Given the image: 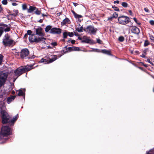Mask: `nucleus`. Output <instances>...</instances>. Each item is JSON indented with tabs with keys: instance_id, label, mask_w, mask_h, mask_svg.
I'll return each mask as SVG.
<instances>
[{
	"instance_id": "0e129e2a",
	"label": "nucleus",
	"mask_w": 154,
	"mask_h": 154,
	"mask_svg": "<svg viewBox=\"0 0 154 154\" xmlns=\"http://www.w3.org/2000/svg\"><path fill=\"white\" fill-rule=\"evenodd\" d=\"M147 61L149 63V62H150V59H147Z\"/></svg>"
},
{
	"instance_id": "de8ad7c7",
	"label": "nucleus",
	"mask_w": 154,
	"mask_h": 154,
	"mask_svg": "<svg viewBox=\"0 0 154 154\" xmlns=\"http://www.w3.org/2000/svg\"><path fill=\"white\" fill-rule=\"evenodd\" d=\"M146 154H153V153L152 152V151H150L148 152Z\"/></svg>"
},
{
	"instance_id": "5fc2aeb1",
	"label": "nucleus",
	"mask_w": 154,
	"mask_h": 154,
	"mask_svg": "<svg viewBox=\"0 0 154 154\" xmlns=\"http://www.w3.org/2000/svg\"><path fill=\"white\" fill-rule=\"evenodd\" d=\"M1 6V5H0V12H1L2 10V8Z\"/></svg>"
},
{
	"instance_id": "72a5a7b5",
	"label": "nucleus",
	"mask_w": 154,
	"mask_h": 154,
	"mask_svg": "<svg viewBox=\"0 0 154 154\" xmlns=\"http://www.w3.org/2000/svg\"><path fill=\"white\" fill-rule=\"evenodd\" d=\"M68 35L70 37H72L73 36L74 34L72 32H68Z\"/></svg>"
},
{
	"instance_id": "338daca9",
	"label": "nucleus",
	"mask_w": 154,
	"mask_h": 154,
	"mask_svg": "<svg viewBox=\"0 0 154 154\" xmlns=\"http://www.w3.org/2000/svg\"><path fill=\"white\" fill-rule=\"evenodd\" d=\"M149 63H150L151 64H152V65H153V63L152 62H151V61H150V62Z\"/></svg>"
},
{
	"instance_id": "a18cd8bd",
	"label": "nucleus",
	"mask_w": 154,
	"mask_h": 154,
	"mask_svg": "<svg viewBox=\"0 0 154 154\" xmlns=\"http://www.w3.org/2000/svg\"><path fill=\"white\" fill-rule=\"evenodd\" d=\"M14 12H15L14 14H16V16L17 15V14L18 13V11L17 10H14Z\"/></svg>"
},
{
	"instance_id": "f8f14e48",
	"label": "nucleus",
	"mask_w": 154,
	"mask_h": 154,
	"mask_svg": "<svg viewBox=\"0 0 154 154\" xmlns=\"http://www.w3.org/2000/svg\"><path fill=\"white\" fill-rule=\"evenodd\" d=\"M93 51L97 52H101L105 54L108 55L110 54V52L107 50H102L100 51L97 49H93Z\"/></svg>"
},
{
	"instance_id": "37998d69",
	"label": "nucleus",
	"mask_w": 154,
	"mask_h": 154,
	"mask_svg": "<svg viewBox=\"0 0 154 154\" xmlns=\"http://www.w3.org/2000/svg\"><path fill=\"white\" fill-rule=\"evenodd\" d=\"M22 8L24 10H25L26 8V5H22Z\"/></svg>"
},
{
	"instance_id": "79ce46f5",
	"label": "nucleus",
	"mask_w": 154,
	"mask_h": 154,
	"mask_svg": "<svg viewBox=\"0 0 154 154\" xmlns=\"http://www.w3.org/2000/svg\"><path fill=\"white\" fill-rule=\"evenodd\" d=\"M32 31L30 30H28L27 31V34L28 35H30L32 33Z\"/></svg>"
},
{
	"instance_id": "473e14b6",
	"label": "nucleus",
	"mask_w": 154,
	"mask_h": 154,
	"mask_svg": "<svg viewBox=\"0 0 154 154\" xmlns=\"http://www.w3.org/2000/svg\"><path fill=\"white\" fill-rule=\"evenodd\" d=\"M3 28L2 27H0V37L2 36L3 33Z\"/></svg>"
},
{
	"instance_id": "423d86ee",
	"label": "nucleus",
	"mask_w": 154,
	"mask_h": 154,
	"mask_svg": "<svg viewBox=\"0 0 154 154\" xmlns=\"http://www.w3.org/2000/svg\"><path fill=\"white\" fill-rule=\"evenodd\" d=\"M1 113L2 123L4 124L8 123V115L7 113L5 110H1Z\"/></svg>"
},
{
	"instance_id": "412c9836",
	"label": "nucleus",
	"mask_w": 154,
	"mask_h": 154,
	"mask_svg": "<svg viewBox=\"0 0 154 154\" xmlns=\"http://www.w3.org/2000/svg\"><path fill=\"white\" fill-rule=\"evenodd\" d=\"M83 27L82 26H80V25H79V26L76 28V30L78 32H82L83 31Z\"/></svg>"
},
{
	"instance_id": "9d476101",
	"label": "nucleus",
	"mask_w": 154,
	"mask_h": 154,
	"mask_svg": "<svg viewBox=\"0 0 154 154\" xmlns=\"http://www.w3.org/2000/svg\"><path fill=\"white\" fill-rule=\"evenodd\" d=\"M35 29L36 35L42 36L45 35V34L42 32V29L41 27L39 26Z\"/></svg>"
},
{
	"instance_id": "9b49d317",
	"label": "nucleus",
	"mask_w": 154,
	"mask_h": 154,
	"mask_svg": "<svg viewBox=\"0 0 154 154\" xmlns=\"http://www.w3.org/2000/svg\"><path fill=\"white\" fill-rule=\"evenodd\" d=\"M61 32V29L59 28H54L51 29L50 33L52 34H59Z\"/></svg>"
},
{
	"instance_id": "2eb2a0df",
	"label": "nucleus",
	"mask_w": 154,
	"mask_h": 154,
	"mask_svg": "<svg viewBox=\"0 0 154 154\" xmlns=\"http://www.w3.org/2000/svg\"><path fill=\"white\" fill-rule=\"evenodd\" d=\"M82 42H86L87 43H91V39L86 36H84L83 37V40L82 41Z\"/></svg>"
},
{
	"instance_id": "20e7f679",
	"label": "nucleus",
	"mask_w": 154,
	"mask_h": 154,
	"mask_svg": "<svg viewBox=\"0 0 154 154\" xmlns=\"http://www.w3.org/2000/svg\"><path fill=\"white\" fill-rule=\"evenodd\" d=\"M118 21L119 23L122 25H125L129 22V18L126 16H122L118 18Z\"/></svg>"
},
{
	"instance_id": "7c9ffc66",
	"label": "nucleus",
	"mask_w": 154,
	"mask_h": 154,
	"mask_svg": "<svg viewBox=\"0 0 154 154\" xmlns=\"http://www.w3.org/2000/svg\"><path fill=\"white\" fill-rule=\"evenodd\" d=\"M35 13L36 14L38 15H40L41 13V11H38L37 9L35 11Z\"/></svg>"
},
{
	"instance_id": "774afa93",
	"label": "nucleus",
	"mask_w": 154,
	"mask_h": 154,
	"mask_svg": "<svg viewBox=\"0 0 154 154\" xmlns=\"http://www.w3.org/2000/svg\"><path fill=\"white\" fill-rule=\"evenodd\" d=\"M142 57H145V55H144L143 54L142 56Z\"/></svg>"
},
{
	"instance_id": "a878e982",
	"label": "nucleus",
	"mask_w": 154,
	"mask_h": 154,
	"mask_svg": "<svg viewBox=\"0 0 154 154\" xmlns=\"http://www.w3.org/2000/svg\"><path fill=\"white\" fill-rule=\"evenodd\" d=\"M149 42L147 40H145V41L144 46L145 47H146L148 45H149Z\"/></svg>"
},
{
	"instance_id": "f3484780",
	"label": "nucleus",
	"mask_w": 154,
	"mask_h": 154,
	"mask_svg": "<svg viewBox=\"0 0 154 154\" xmlns=\"http://www.w3.org/2000/svg\"><path fill=\"white\" fill-rule=\"evenodd\" d=\"M17 92H18V95L19 96H23L25 95V89H20L17 91Z\"/></svg>"
},
{
	"instance_id": "052dcab7",
	"label": "nucleus",
	"mask_w": 154,
	"mask_h": 154,
	"mask_svg": "<svg viewBox=\"0 0 154 154\" xmlns=\"http://www.w3.org/2000/svg\"><path fill=\"white\" fill-rule=\"evenodd\" d=\"M72 12L73 13V14L74 15V16H75V14H76V13H75V12L74 11H72Z\"/></svg>"
},
{
	"instance_id": "cd10ccee",
	"label": "nucleus",
	"mask_w": 154,
	"mask_h": 154,
	"mask_svg": "<svg viewBox=\"0 0 154 154\" xmlns=\"http://www.w3.org/2000/svg\"><path fill=\"white\" fill-rule=\"evenodd\" d=\"M74 17H75V18L78 19H79L82 17V16L81 15H79L77 14H75V16H74Z\"/></svg>"
},
{
	"instance_id": "6ab92c4d",
	"label": "nucleus",
	"mask_w": 154,
	"mask_h": 154,
	"mask_svg": "<svg viewBox=\"0 0 154 154\" xmlns=\"http://www.w3.org/2000/svg\"><path fill=\"white\" fill-rule=\"evenodd\" d=\"M32 66H23V67L24 68V72L25 71H27L30 70L31 69H32Z\"/></svg>"
},
{
	"instance_id": "58836bf2",
	"label": "nucleus",
	"mask_w": 154,
	"mask_h": 154,
	"mask_svg": "<svg viewBox=\"0 0 154 154\" xmlns=\"http://www.w3.org/2000/svg\"><path fill=\"white\" fill-rule=\"evenodd\" d=\"M149 37L151 40L153 42H154V36L152 35H150Z\"/></svg>"
},
{
	"instance_id": "4468645a",
	"label": "nucleus",
	"mask_w": 154,
	"mask_h": 154,
	"mask_svg": "<svg viewBox=\"0 0 154 154\" xmlns=\"http://www.w3.org/2000/svg\"><path fill=\"white\" fill-rule=\"evenodd\" d=\"M131 31L132 32L137 34H138L140 32L139 29L136 26H133Z\"/></svg>"
},
{
	"instance_id": "b1692460",
	"label": "nucleus",
	"mask_w": 154,
	"mask_h": 154,
	"mask_svg": "<svg viewBox=\"0 0 154 154\" xmlns=\"http://www.w3.org/2000/svg\"><path fill=\"white\" fill-rule=\"evenodd\" d=\"M51 27H52L51 26H47L45 28V31L46 32H48L49 30L51 29Z\"/></svg>"
},
{
	"instance_id": "a19ab883",
	"label": "nucleus",
	"mask_w": 154,
	"mask_h": 154,
	"mask_svg": "<svg viewBox=\"0 0 154 154\" xmlns=\"http://www.w3.org/2000/svg\"><path fill=\"white\" fill-rule=\"evenodd\" d=\"M149 22L151 25H154V20H150Z\"/></svg>"
},
{
	"instance_id": "680f3d73",
	"label": "nucleus",
	"mask_w": 154,
	"mask_h": 154,
	"mask_svg": "<svg viewBox=\"0 0 154 154\" xmlns=\"http://www.w3.org/2000/svg\"><path fill=\"white\" fill-rule=\"evenodd\" d=\"M119 11V8H118L117 7H116V11Z\"/></svg>"
},
{
	"instance_id": "f704fd0d",
	"label": "nucleus",
	"mask_w": 154,
	"mask_h": 154,
	"mask_svg": "<svg viewBox=\"0 0 154 154\" xmlns=\"http://www.w3.org/2000/svg\"><path fill=\"white\" fill-rule=\"evenodd\" d=\"M17 119V116H16L14 118H13L11 120V122H13L15 121Z\"/></svg>"
},
{
	"instance_id": "603ef678",
	"label": "nucleus",
	"mask_w": 154,
	"mask_h": 154,
	"mask_svg": "<svg viewBox=\"0 0 154 154\" xmlns=\"http://www.w3.org/2000/svg\"><path fill=\"white\" fill-rule=\"evenodd\" d=\"M17 4L15 3H12V5L13 6H16Z\"/></svg>"
},
{
	"instance_id": "4d7b16f0",
	"label": "nucleus",
	"mask_w": 154,
	"mask_h": 154,
	"mask_svg": "<svg viewBox=\"0 0 154 154\" xmlns=\"http://www.w3.org/2000/svg\"><path fill=\"white\" fill-rule=\"evenodd\" d=\"M10 15L14 16H15V17L16 16V14H10Z\"/></svg>"
},
{
	"instance_id": "ea45409f",
	"label": "nucleus",
	"mask_w": 154,
	"mask_h": 154,
	"mask_svg": "<svg viewBox=\"0 0 154 154\" xmlns=\"http://www.w3.org/2000/svg\"><path fill=\"white\" fill-rule=\"evenodd\" d=\"M114 14H115V13H114L112 17H111L108 18V20H112L113 18H114L115 17Z\"/></svg>"
},
{
	"instance_id": "69168bd1",
	"label": "nucleus",
	"mask_w": 154,
	"mask_h": 154,
	"mask_svg": "<svg viewBox=\"0 0 154 154\" xmlns=\"http://www.w3.org/2000/svg\"><path fill=\"white\" fill-rule=\"evenodd\" d=\"M149 63H150L151 64H152V65H153V63L152 62H151V61H150V62Z\"/></svg>"
},
{
	"instance_id": "bb28decb",
	"label": "nucleus",
	"mask_w": 154,
	"mask_h": 154,
	"mask_svg": "<svg viewBox=\"0 0 154 154\" xmlns=\"http://www.w3.org/2000/svg\"><path fill=\"white\" fill-rule=\"evenodd\" d=\"M3 56L1 54H0V65H1L2 64V62L3 60Z\"/></svg>"
},
{
	"instance_id": "7ed1b4c3",
	"label": "nucleus",
	"mask_w": 154,
	"mask_h": 154,
	"mask_svg": "<svg viewBox=\"0 0 154 154\" xmlns=\"http://www.w3.org/2000/svg\"><path fill=\"white\" fill-rule=\"evenodd\" d=\"M1 137L7 136L11 134L10 128L8 126H3L1 132Z\"/></svg>"
},
{
	"instance_id": "ddd939ff",
	"label": "nucleus",
	"mask_w": 154,
	"mask_h": 154,
	"mask_svg": "<svg viewBox=\"0 0 154 154\" xmlns=\"http://www.w3.org/2000/svg\"><path fill=\"white\" fill-rule=\"evenodd\" d=\"M2 26L1 27L3 28V31L5 32H8L10 30V26L5 24H2Z\"/></svg>"
},
{
	"instance_id": "c9c22d12",
	"label": "nucleus",
	"mask_w": 154,
	"mask_h": 154,
	"mask_svg": "<svg viewBox=\"0 0 154 154\" xmlns=\"http://www.w3.org/2000/svg\"><path fill=\"white\" fill-rule=\"evenodd\" d=\"M7 0H3L2 1V3L3 5H6L7 4Z\"/></svg>"
},
{
	"instance_id": "2f4dec72",
	"label": "nucleus",
	"mask_w": 154,
	"mask_h": 154,
	"mask_svg": "<svg viewBox=\"0 0 154 154\" xmlns=\"http://www.w3.org/2000/svg\"><path fill=\"white\" fill-rule=\"evenodd\" d=\"M47 62V60L46 59H44V58H42L41 60L40 61H39L40 63H46Z\"/></svg>"
},
{
	"instance_id": "c85d7f7f",
	"label": "nucleus",
	"mask_w": 154,
	"mask_h": 154,
	"mask_svg": "<svg viewBox=\"0 0 154 154\" xmlns=\"http://www.w3.org/2000/svg\"><path fill=\"white\" fill-rule=\"evenodd\" d=\"M122 5L124 7H127L128 6V4L125 2H123L122 3Z\"/></svg>"
},
{
	"instance_id": "c03bdc74",
	"label": "nucleus",
	"mask_w": 154,
	"mask_h": 154,
	"mask_svg": "<svg viewBox=\"0 0 154 154\" xmlns=\"http://www.w3.org/2000/svg\"><path fill=\"white\" fill-rule=\"evenodd\" d=\"M144 11L146 12H148L149 11V9L147 8H144Z\"/></svg>"
},
{
	"instance_id": "393cba45",
	"label": "nucleus",
	"mask_w": 154,
	"mask_h": 154,
	"mask_svg": "<svg viewBox=\"0 0 154 154\" xmlns=\"http://www.w3.org/2000/svg\"><path fill=\"white\" fill-rule=\"evenodd\" d=\"M125 39L124 37L122 36H119L118 38V40L120 42H123Z\"/></svg>"
},
{
	"instance_id": "49530a36",
	"label": "nucleus",
	"mask_w": 154,
	"mask_h": 154,
	"mask_svg": "<svg viewBox=\"0 0 154 154\" xmlns=\"http://www.w3.org/2000/svg\"><path fill=\"white\" fill-rule=\"evenodd\" d=\"M97 42L98 43L100 44L101 43V41L100 39H97Z\"/></svg>"
},
{
	"instance_id": "4c0bfd02",
	"label": "nucleus",
	"mask_w": 154,
	"mask_h": 154,
	"mask_svg": "<svg viewBox=\"0 0 154 154\" xmlns=\"http://www.w3.org/2000/svg\"><path fill=\"white\" fill-rule=\"evenodd\" d=\"M134 20V21H135V22L137 23V24H138V25H140L141 23L140 22H138V20H137V19L134 17V18L133 19Z\"/></svg>"
},
{
	"instance_id": "4be33fe9",
	"label": "nucleus",
	"mask_w": 154,
	"mask_h": 154,
	"mask_svg": "<svg viewBox=\"0 0 154 154\" xmlns=\"http://www.w3.org/2000/svg\"><path fill=\"white\" fill-rule=\"evenodd\" d=\"M57 59V57L56 56L54 55L52 58L50 59L49 61L47 63H51L53 62Z\"/></svg>"
},
{
	"instance_id": "e433bc0d",
	"label": "nucleus",
	"mask_w": 154,
	"mask_h": 154,
	"mask_svg": "<svg viewBox=\"0 0 154 154\" xmlns=\"http://www.w3.org/2000/svg\"><path fill=\"white\" fill-rule=\"evenodd\" d=\"M52 46L54 47L57 45V43L56 42H53L51 43Z\"/></svg>"
},
{
	"instance_id": "c756f323",
	"label": "nucleus",
	"mask_w": 154,
	"mask_h": 154,
	"mask_svg": "<svg viewBox=\"0 0 154 154\" xmlns=\"http://www.w3.org/2000/svg\"><path fill=\"white\" fill-rule=\"evenodd\" d=\"M68 35V32H65L63 33V36L64 38H66Z\"/></svg>"
},
{
	"instance_id": "bf43d9fd",
	"label": "nucleus",
	"mask_w": 154,
	"mask_h": 154,
	"mask_svg": "<svg viewBox=\"0 0 154 154\" xmlns=\"http://www.w3.org/2000/svg\"><path fill=\"white\" fill-rule=\"evenodd\" d=\"M11 93L12 94H15V92L14 91H12V92H11Z\"/></svg>"
},
{
	"instance_id": "3c124183",
	"label": "nucleus",
	"mask_w": 154,
	"mask_h": 154,
	"mask_svg": "<svg viewBox=\"0 0 154 154\" xmlns=\"http://www.w3.org/2000/svg\"><path fill=\"white\" fill-rule=\"evenodd\" d=\"M75 41L74 40H72L71 41V42L72 43V44H74L75 42Z\"/></svg>"
},
{
	"instance_id": "09e8293b",
	"label": "nucleus",
	"mask_w": 154,
	"mask_h": 154,
	"mask_svg": "<svg viewBox=\"0 0 154 154\" xmlns=\"http://www.w3.org/2000/svg\"><path fill=\"white\" fill-rule=\"evenodd\" d=\"M133 37V36L132 35H130L129 36V39L130 40H132V41H133L134 39H132V38Z\"/></svg>"
},
{
	"instance_id": "864d4df0",
	"label": "nucleus",
	"mask_w": 154,
	"mask_h": 154,
	"mask_svg": "<svg viewBox=\"0 0 154 154\" xmlns=\"http://www.w3.org/2000/svg\"><path fill=\"white\" fill-rule=\"evenodd\" d=\"M27 35H28L27 33L25 34L24 36V38H27Z\"/></svg>"
},
{
	"instance_id": "1a4fd4ad",
	"label": "nucleus",
	"mask_w": 154,
	"mask_h": 154,
	"mask_svg": "<svg viewBox=\"0 0 154 154\" xmlns=\"http://www.w3.org/2000/svg\"><path fill=\"white\" fill-rule=\"evenodd\" d=\"M29 52L27 49H24L22 50L21 52V57L23 58L27 56L29 54Z\"/></svg>"
},
{
	"instance_id": "f257e3e1",
	"label": "nucleus",
	"mask_w": 154,
	"mask_h": 154,
	"mask_svg": "<svg viewBox=\"0 0 154 154\" xmlns=\"http://www.w3.org/2000/svg\"><path fill=\"white\" fill-rule=\"evenodd\" d=\"M10 36L7 34L5 35L3 39L2 43L5 46H13L15 45L14 41L10 38Z\"/></svg>"
},
{
	"instance_id": "6e6552de",
	"label": "nucleus",
	"mask_w": 154,
	"mask_h": 154,
	"mask_svg": "<svg viewBox=\"0 0 154 154\" xmlns=\"http://www.w3.org/2000/svg\"><path fill=\"white\" fill-rule=\"evenodd\" d=\"M24 69L23 66H22L19 67L15 70L14 72L15 75L17 76V77L24 72Z\"/></svg>"
},
{
	"instance_id": "dca6fc26",
	"label": "nucleus",
	"mask_w": 154,
	"mask_h": 154,
	"mask_svg": "<svg viewBox=\"0 0 154 154\" xmlns=\"http://www.w3.org/2000/svg\"><path fill=\"white\" fill-rule=\"evenodd\" d=\"M16 96H11L8 97L7 99V101L8 104L10 103L11 102L14 100L16 97Z\"/></svg>"
},
{
	"instance_id": "13d9d810",
	"label": "nucleus",
	"mask_w": 154,
	"mask_h": 154,
	"mask_svg": "<svg viewBox=\"0 0 154 154\" xmlns=\"http://www.w3.org/2000/svg\"><path fill=\"white\" fill-rule=\"evenodd\" d=\"M129 12L130 13V14L131 15L132 14V12L131 10H129Z\"/></svg>"
},
{
	"instance_id": "aec40b11",
	"label": "nucleus",
	"mask_w": 154,
	"mask_h": 154,
	"mask_svg": "<svg viewBox=\"0 0 154 154\" xmlns=\"http://www.w3.org/2000/svg\"><path fill=\"white\" fill-rule=\"evenodd\" d=\"M36 8L35 7L30 6L29 8L28 9V12L29 13H32L35 10Z\"/></svg>"
},
{
	"instance_id": "39448f33",
	"label": "nucleus",
	"mask_w": 154,
	"mask_h": 154,
	"mask_svg": "<svg viewBox=\"0 0 154 154\" xmlns=\"http://www.w3.org/2000/svg\"><path fill=\"white\" fill-rule=\"evenodd\" d=\"M7 76L8 75L7 73L3 72H0V87L4 84Z\"/></svg>"
},
{
	"instance_id": "f03ea898",
	"label": "nucleus",
	"mask_w": 154,
	"mask_h": 154,
	"mask_svg": "<svg viewBox=\"0 0 154 154\" xmlns=\"http://www.w3.org/2000/svg\"><path fill=\"white\" fill-rule=\"evenodd\" d=\"M29 41L31 42L38 43L41 41H45V38L43 37L37 36L34 34H32L29 37Z\"/></svg>"
},
{
	"instance_id": "6e6d98bb",
	"label": "nucleus",
	"mask_w": 154,
	"mask_h": 154,
	"mask_svg": "<svg viewBox=\"0 0 154 154\" xmlns=\"http://www.w3.org/2000/svg\"><path fill=\"white\" fill-rule=\"evenodd\" d=\"M38 22H40V23H42V22H43V20H42V19H40V20H39Z\"/></svg>"
},
{
	"instance_id": "e2e57ef3",
	"label": "nucleus",
	"mask_w": 154,
	"mask_h": 154,
	"mask_svg": "<svg viewBox=\"0 0 154 154\" xmlns=\"http://www.w3.org/2000/svg\"><path fill=\"white\" fill-rule=\"evenodd\" d=\"M119 1L118 0L116 1V3L119 4Z\"/></svg>"
},
{
	"instance_id": "8fccbe9b",
	"label": "nucleus",
	"mask_w": 154,
	"mask_h": 154,
	"mask_svg": "<svg viewBox=\"0 0 154 154\" xmlns=\"http://www.w3.org/2000/svg\"><path fill=\"white\" fill-rule=\"evenodd\" d=\"M73 4L75 6H76L78 5V4L76 3H73Z\"/></svg>"
},
{
	"instance_id": "a211bd4d",
	"label": "nucleus",
	"mask_w": 154,
	"mask_h": 154,
	"mask_svg": "<svg viewBox=\"0 0 154 154\" xmlns=\"http://www.w3.org/2000/svg\"><path fill=\"white\" fill-rule=\"evenodd\" d=\"M70 23V21L69 20L68 18H66L64 20L61 22V24L62 25H64L69 24Z\"/></svg>"
},
{
	"instance_id": "5701e85b",
	"label": "nucleus",
	"mask_w": 154,
	"mask_h": 154,
	"mask_svg": "<svg viewBox=\"0 0 154 154\" xmlns=\"http://www.w3.org/2000/svg\"><path fill=\"white\" fill-rule=\"evenodd\" d=\"M69 49L71 51H80V48L79 47H74L73 48L69 47Z\"/></svg>"
},
{
	"instance_id": "0eeeda50",
	"label": "nucleus",
	"mask_w": 154,
	"mask_h": 154,
	"mask_svg": "<svg viewBox=\"0 0 154 154\" xmlns=\"http://www.w3.org/2000/svg\"><path fill=\"white\" fill-rule=\"evenodd\" d=\"M97 29L95 28L93 26H89L86 28L84 29V30L91 34H94L97 31Z\"/></svg>"
}]
</instances>
